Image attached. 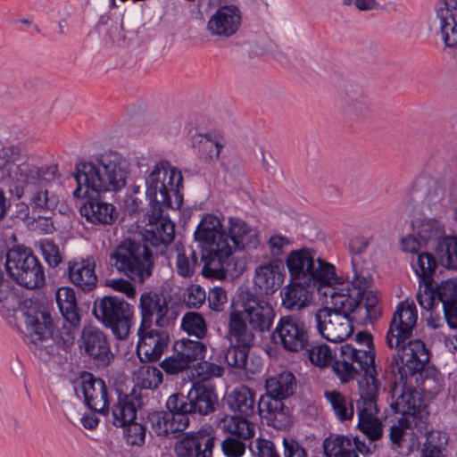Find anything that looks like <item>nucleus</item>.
<instances>
[{
	"label": "nucleus",
	"instance_id": "1",
	"mask_svg": "<svg viewBox=\"0 0 457 457\" xmlns=\"http://www.w3.org/2000/svg\"><path fill=\"white\" fill-rule=\"evenodd\" d=\"M129 174V162L120 153L104 151L80 161L75 166L73 177L77 187L72 195L76 198L88 196L79 212L87 222L94 225H112L116 219L115 207L109 203L93 198V195L118 192L125 187Z\"/></svg>",
	"mask_w": 457,
	"mask_h": 457
},
{
	"label": "nucleus",
	"instance_id": "2",
	"mask_svg": "<svg viewBox=\"0 0 457 457\" xmlns=\"http://www.w3.org/2000/svg\"><path fill=\"white\" fill-rule=\"evenodd\" d=\"M194 236L202 248L204 262L202 273L212 278H225L224 265L234 251L249 245L254 247L257 244L255 229L244 220L229 218L227 232L220 220L212 214H207L201 220Z\"/></svg>",
	"mask_w": 457,
	"mask_h": 457
},
{
	"label": "nucleus",
	"instance_id": "3",
	"mask_svg": "<svg viewBox=\"0 0 457 457\" xmlns=\"http://www.w3.org/2000/svg\"><path fill=\"white\" fill-rule=\"evenodd\" d=\"M372 278L368 272L358 271L353 265L352 281L337 282L336 279L328 286L323 295L328 307L333 311L353 316L359 323L371 322L377 317V295L370 290Z\"/></svg>",
	"mask_w": 457,
	"mask_h": 457
},
{
	"label": "nucleus",
	"instance_id": "4",
	"mask_svg": "<svg viewBox=\"0 0 457 457\" xmlns=\"http://www.w3.org/2000/svg\"><path fill=\"white\" fill-rule=\"evenodd\" d=\"M275 318L272 305L249 290L242 291L232 300L228 313V334L237 336L248 345L254 341L252 329L263 333L271 328Z\"/></svg>",
	"mask_w": 457,
	"mask_h": 457
},
{
	"label": "nucleus",
	"instance_id": "5",
	"mask_svg": "<svg viewBox=\"0 0 457 457\" xmlns=\"http://www.w3.org/2000/svg\"><path fill=\"white\" fill-rule=\"evenodd\" d=\"M412 198L425 215L444 218L457 223V176L444 171L421 176L413 184Z\"/></svg>",
	"mask_w": 457,
	"mask_h": 457
},
{
	"label": "nucleus",
	"instance_id": "6",
	"mask_svg": "<svg viewBox=\"0 0 457 457\" xmlns=\"http://www.w3.org/2000/svg\"><path fill=\"white\" fill-rule=\"evenodd\" d=\"M355 342L360 347L352 344L340 346V355L332 365L333 371L343 383L354 379L361 373L362 376L359 381L378 382L371 334L359 332L355 336Z\"/></svg>",
	"mask_w": 457,
	"mask_h": 457
},
{
	"label": "nucleus",
	"instance_id": "7",
	"mask_svg": "<svg viewBox=\"0 0 457 457\" xmlns=\"http://www.w3.org/2000/svg\"><path fill=\"white\" fill-rule=\"evenodd\" d=\"M57 172L56 165L37 168L33 175L27 176L17 184L10 186L11 194L17 199L28 198L29 204H21L25 216L29 214L30 208L38 218H46V214L57 206L59 199L50 190L51 182L55 179Z\"/></svg>",
	"mask_w": 457,
	"mask_h": 457
},
{
	"label": "nucleus",
	"instance_id": "8",
	"mask_svg": "<svg viewBox=\"0 0 457 457\" xmlns=\"http://www.w3.org/2000/svg\"><path fill=\"white\" fill-rule=\"evenodd\" d=\"M358 391L357 428L365 436L368 443L356 436L353 437V445L356 451L367 456L378 449L377 442L383 436V424L377 416L378 382L358 381Z\"/></svg>",
	"mask_w": 457,
	"mask_h": 457
},
{
	"label": "nucleus",
	"instance_id": "9",
	"mask_svg": "<svg viewBox=\"0 0 457 457\" xmlns=\"http://www.w3.org/2000/svg\"><path fill=\"white\" fill-rule=\"evenodd\" d=\"M183 185V177L177 168L169 162H157L145 179V194L149 198L151 208L179 209L183 201L179 192Z\"/></svg>",
	"mask_w": 457,
	"mask_h": 457
},
{
	"label": "nucleus",
	"instance_id": "10",
	"mask_svg": "<svg viewBox=\"0 0 457 457\" xmlns=\"http://www.w3.org/2000/svg\"><path fill=\"white\" fill-rule=\"evenodd\" d=\"M286 265L292 280L303 281L307 286L330 285L336 279L334 265L316 258L315 253L306 247L291 251Z\"/></svg>",
	"mask_w": 457,
	"mask_h": 457
},
{
	"label": "nucleus",
	"instance_id": "11",
	"mask_svg": "<svg viewBox=\"0 0 457 457\" xmlns=\"http://www.w3.org/2000/svg\"><path fill=\"white\" fill-rule=\"evenodd\" d=\"M110 261L118 272L139 283L151 276L154 267L149 247L131 239H126L117 245L111 253Z\"/></svg>",
	"mask_w": 457,
	"mask_h": 457
},
{
	"label": "nucleus",
	"instance_id": "12",
	"mask_svg": "<svg viewBox=\"0 0 457 457\" xmlns=\"http://www.w3.org/2000/svg\"><path fill=\"white\" fill-rule=\"evenodd\" d=\"M92 312L105 328H110L115 338L125 340L133 326L134 307L123 298L105 295L96 299Z\"/></svg>",
	"mask_w": 457,
	"mask_h": 457
},
{
	"label": "nucleus",
	"instance_id": "13",
	"mask_svg": "<svg viewBox=\"0 0 457 457\" xmlns=\"http://www.w3.org/2000/svg\"><path fill=\"white\" fill-rule=\"evenodd\" d=\"M5 257L6 271L17 284L27 289H37L45 285L44 267L30 249L12 247Z\"/></svg>",
	"mask_w": 457,
	"mask_h": 457
},
{
	"label": "nucleus",
	"instance_id": "14",
	"mask_svg": "<svg viewBox=\"0 0 457 457\" xmlns=\"http://www.w3.org/2000/svg\"><path fill=\"white\" fill-rule=\"evenodd\" d=\"M419 283L416 299L420 306L429 311L436 299L443 304L445 317L449 326L457 328V278L444 280L436 288L434 280Z\"/></svg>",
	"mask_w": 457,
	"mask_h": 457
},
{
	"label": "nucleus",
	"instance_id": "15",
	"mask_svg": "<svg viewBox=\"0 0 457 457\" xmlns=\"http://www.w3.org/2000/svg\"><path fill=\"white\" fill-rule=\"evenodd\" d=\"M218 398L214 389L205 384L194 382L187 395L172 394L166 402V407L180 411L183 415H207L215 410Z\"/></svg>",
	"mask_w": 457,
	"mask_h": 457
},
{
	"label": "nucleus",
	"instance_id": "16",
	"mask_svg": "<svg viewBox=\"0 0 457 457\" xmlns=\"http://www.w3.org/2000/svg\"><path fill=\"white\" fill-rule=\"evenodd\" d=\"M21 312L31 337L34 353L40 359L46 360L52 354L54 348L40 343L47 341L52 337L51 316L32 303H24L21 307Z\"/></svg>",
	"mask_w": 457,
	"mask_h": 457
},
{
	"label": "nucleus",
	"instance_id": "17",
	"mask_svg": "<svg viewBox=\"0 0 457 457\" xmlns=\"http://www.w3.org/2000/svg\"><path fill=\"white\" fill-rule=\"evenodd\" d=\"M396 353L392 357V373L399 375L400 380H407L421 373L429 361V353L421 340H409L397 347H393Z\"/></svg>",
	"mask_w": 457,
	"mask_h": 457
},
{
	"label": "nucleus",
	"instance_id": "18",
	"mask_svg": "<svg viewBox=\"0 0 457 457\" xmlns=\"http://www.w3.org/2000/svg\"><path fill=\"white\" fill-rule=\"evenodd\" d=\"M309 331L306 323L295 314L280 317L271 339L288 352L296 353L309 346Z\"/></svg>",
	"mask_w": 457,
	"mask_h": 457
},
{
	"label": "nucleus",
	"instance_id": "19",
	"mask_svg": "<svg viewBox=\"0 0 457 457\" xmlns=\"http://www.w3.org/2000/svg\"><path fill=\"white\" fill-rule=\"evenodd\" d=\"M138 309L140 312V330L150 328L154 324L164 328L172 323L176 314L169 307L167 298L156 292L146 291L140 295Z\"/></svg>",
	"mask_w": 457,
	"mask_h": 457
},
{
	"label": "nucleus",
	"instance_id": "20",
	"mask_svg": "<svg viewBox=\"0 0 457 457\" xmlns=\"http://www.w3.org/2000/svg\"><path fill=\"white\" fill-rule=\"evenodd\" d=\"M319 333L330 342H342L353 333V316L333 311L328 307L319 309L314 316Z\"/></svg>",
	"mask_w": 457,
	"mask_h": 457
},
{
	"label": "nucleus",
	"instance_id": "21",
	"mask_svg": "<svg viewBox=\"0 0 457 457\" xmlns=\"http://www.w3.org/2000/svg\"><path fill=\"white\" fill-rule=\"evenodd\" d=\"M434 23L445 43V51L457 61V0H439L435 5Z\"/></svg>",
	"mask_w": 457,
	"mask_h": 457
},
{
	"label": "nucleus",
	"instance_id": "22",
	"mask_svg": "<svg viewBox=\"0 0 457 457\" xmlns=\"http://www.w3.org/2000/svg\"><path fill=\"white\" fill-rule=\"evenodd\" d=\"M418 320L414 303L407 301L398 303L387 331L386 341L390 348L397 347L408 340Z\"/></svg>",
	"mask_w": 457,
	"mask_h": 457
},
{
	"label": "nucleus",
	"instance_id": "23",
	"mask_svg": "<svg viewBox=\"0 0 457 457\" xmlns=\"http://www.w3.org/2000/svg\"><path fill=\"white\" fill-rule=\"evenodd\" d=\"M37 168L30 159L21 156L18 146L4 147L0 151V179L9 187L27 176L33 175Z\"/></svg>",
	"mask_w": 457,
	"mask_h": 457
},
{
	"label": "nucleus",
	"instance_id": "24",
	"mask_svg": "<svg viewBox=\"0 0 457 457\" xmlns=\"http://www.w3.org/2000/svg\"><path fill=\"white\" fill-rule=\"evenodd\" d=\"M166 208L154 206L148 214V223L144 233L145 241L163 253L175 237V225L164 216Z\"/></svg>",
	"mask_w": 457,
	"mask_h": 457
},
{
	"label": "nucleus",
	"instance_id": "25",
	"mask_svg": "<svg viewBox=\"0 0 457 457\" xmlns=\"http://www.w3.org/2000/svg\"><path fill=\"white\" fill-rule=\"evenodd\" d=\"M242 14L235 4L220 6L209 18L207 30L215 37L227 39L234 36L240 29Z\"/></svg>",
	"mask_w": 457,
	"mask_h": 457
},
{
	"label": "nucleus",
	"instance_id": "26",
	"mask_svg": "<svg viewBox=\"0 0 457 457\" xmlns=\"http://www.w3.org/2000/svg\"><path fill=\"white\" fill-rule=\"evenodd\" d=\"M138 342L137 353L142 361H158L170 344V336L167 331L160 328H137Z\"/></svg>",
	"mask_w": 457,
	"mask_h": 457
},
{
	"label": "nucleus",
	"instance_id": "27",
	"mask_svg": "<svg viewBox=\"0 0 457 457\" xmlns=\"http://www.w3.org/2000/svg\"><path fill=\"white\" fill-rule=\"evenodd\" d=\"M79 385L86 406L95 413L107 415L109 396L104 381L85 372L80 377Z\"/></svg>",
	"mask_w": 457,
	"mask_h": 457
},
{
	"label": "nucleus",
	"instance_id": "28",
	"mask_svg": "<svg viewBox=\"0 0 457 457\" xmlns=\"http://www.w3.org/2000/svg\"><path fill=\"white\" fill-rule=\"evenodd\" d=\"M80 347L97 365L106 366L113 357L107 336L95 327L83 328Z\"/></svg>",
	"mask_w": 457,
	"mask_h": 457
},
{
	"label": "nucleus",
	"instance_id": "29",
	"mask_svg": "<svg viewBox=\"0 0 457 457\" xmlns=\"http://www.w3.org/2000/svg\"><path fill=\"white\" fill-rule=\"evenodd\" d=\"M407 380H400L395 383L392 389V397L395 399L391 403V408L402 417H406L412 421H417L420 418V412L423 403L418 393L406 387Z\"/></svg>",
	"mask_w": 457,
	"mask_h": 457
},
{
	"label": "nucleus",
	"instance_id": "30",
	"mask_svg": "<svg viewBox=\"0 0 457 457\" xmlns=\"http://www.w3.org/2000/svg\"><path fill=\"white\" fill-rule=\"evenodd\" d=\"M153 431L157 436L178 435L186 430L189 425V418L183 415L180 411L169 410L167 411H155L148 416Z\"/></svg>",
	"mask_w": 457,
	"mask_h": 457
},
{
	"label": "nucleus",
	"instance_id": "31",
	"mask_svg": "<svg viewBox=\"0 0 457 457\" xmlns=\"http://www.w3.org/2000/svg\"><path fill=\"white\" fill-rule=\"evenodd\" d=\"M257 411L267 425L276 429H285L291 423L290 410L282 401L262 398L258 403Z\"/></svg>",
	"mask_w": 457,
	"mask_h": 457
},
{
	"label": "nucleus",
	"instance_id": "32",
	"mask_svg": "<svg viewBox=\"0 0 457 457\" xmlns=\"http://www.w3.org/2000/svg\"><path fill=\"white\" fill-rule=\"evenodd\" d=\"M142 405L141 396L135 392L125 394L118 391L117 401L112 406V423L116 427H125L134 421L137 409Z\"/></svg>",
	"mask_w": 457,
	"mask_h": 457
},
{
	"label": "nucleus",
	"instance_id": "33",
	"mask_svg": "<svg viewBox=\"0 0 457 457\" xmlns=\"http://www.w3.org/2000/svg\"><path fill=\"white\" fill-rule=\"evenodd\" d=\"M96 263L92 258L69 262L68 275L73 285L89 292L96 287Z\"/></svg>",
	"mask_w": 457,
	"mask_h": 457
},
{
	"label": "nucleus",
	"instance_id": "34",
	"mask_svg": "<svg viewBox=\"0 0 457 457\" xmlns=\"http://www.w3.org/2000/svg\"><path fill=\"white\" fill-rule=\"evenodd\" d=\"M282 264L278 261L259 266L255 270L254 285L263 294L270 295L280 287L284 281V274L281 271Z\"/></svg>",
	"mask_w": 457,
	"mask_h": 457
},
{
	"label": "nucleus",
	"instance_id": "35",
	"mask_svg": "<svg viewBox=\"0 0 457 457\" xmlns=\"http://www.w3.org/2000/svg\"><path fill=\"white\" fill-rule=\"evenodd\" d=\"M311 287L300 280L286 286L280 293L282 306L288 311H300L309 305L312 299Z\"/></svg>",
	"mask_w": 457,
	"mask_h": 457
},
{
	"label": "nucleus",
	"instance_id": "36",
	"mask_svg": "<svg viewBox=\"0 0 457 457\" xmlns=\"http://www.w3.org/2000/svg\"><path fill=\"white\" fill-rule=\"evenodd\" d=\"M192 145L201 158L207 162H213L219 160L220 154L225 146V140L216 132H208L193 136Z\"/></svg>",
	"mask_w": 457,
	"mask_h": 457
},
{
	"label": "nucleus",
	"instance_id": "37",
	"mask_svg": "<svg viewBox=\"0 0 457 457\" xmlns=\"http://www.w3.org/2000/svg\"><path fill=\"white\" fill-rule=\"evenodd\" d=\"M214 437L202 432L187 434L175 445V453L178 457H196L203 449H212Z\"/></svg>",
	"mask_w": 457,
	"mask_h": 457
},
{
	"label": "nucleus",
	"instance_id": "38",
	"mask_svg": "<svg viewBox=\"0 0 457 457\" xmlns=\"http://www.w3.org/2000/svg\"><path fill=\"white\" fill-rule=\"evenodd\" d=\"M228 404L233 411L245 417L254 415L258 406L255 392L246 386L236 387L228 396Z\"/></svg>",
	"mask_w": 457,
	"mask_h": 457
},
{
	"label": "nucleus",
	"instance_id": "39",
	"mask_svg": "<svg viewBox=\"0 0 457 457\" xmlns=\"http://www.w3.org/2000/svg\"><path fill=\"white\" fill-rule=\"evenodd\" d=\"M444 218L433 216V218L416 219L412 221V229L426 244H437L445 237Z\"/></svg>",
	"mask_w": 457,
	"mask_h": 457
},
{
	"label": "nucleus",
	"instance_id": "40",
	"mask_svg": "<svg viewBox=\"0 0 457 457\" xmlns=\"http://www.w3.org/2000/svg\"><path fill=\"white\" fill-rule=\"evenodd\" d=\"M295 386V378L289 371L270 377L265 381V389L269 399L283 401L294 394Z\"/></svg>",
	"mask_w": 457,
	"mask_h": 457
},
{
	"label": "nucleus",
	"instance_id": "41",
	"mask_svg": "<svg viewBox=\"0 0 457 457\" xmlns=\"http://www.w3.org/2000/svg\"><path fill=\"white\" fill-rule=\"evenodd\" d=\"M55 298L62 317L74 327L79 325L80 315L74 290L67 287H60L56 291Z\"/></svg>",
	"mask_w": 457,
	"mask_h": 457
},
{
	"label": "nucleus",
	"instance_id": "42",
	"mask_svg": "<svg viewBox=\"0 0 457 457\" xmlns=\"http://www.w3.org/2000/svg\"><path fill=\"white\" fill-rule=\"evenodd\" d=\"M228 337L231 343V345L224 353V361L228 364V366L235 368V369H245L253 373L255 370L248 367L247 357L248 351L251 346L253 345V341H251L248 345L244 344L239 341L237 336H230L228 334Z\"/></svg>",
	"mask_w": 457,
	"mask_h": 457
},
{
	"label": "nucleus",
	"instance_id": "43",
	"mask_svg": "<svg viewBox=\"0 0 457 457\" xmlns=\"http://www.w3.org/2000/svg\"><path fill=\"white\" fill-rule=\"evenodd\" d=\"M249 417L231 415L226 416L220 420V427L223 430L247 440L254 436L255 425L248 420Z\"/></svg>",
	"mask_w": 457,
	"mask_h": 457
},
{
	"label": "nucleus",
	"instance_id": "44",
	"mask_svg": "<svg viewBox=\"0 0 457 457\" xmlns=\"http://www.w3.org/2000/svg\"><path fill=\"white\" fill-rule=\"evenodd\" d=\"M326 457H358L352 441L343 435H331L323 441Z\"/></svg>",
	"mask_w": 457,
	"mask_h": 457
},
{
	"label": "nucleus",
	"instance_id": "45",
	"mask_svg": "<svg viewBox=\"0 0 457 457\" xmlns=\"http://www.w3.org/2000/svg\"><path fill=\"white\" fill-rule=\"evenodd\" d=\"M435 253L440 264L457 271V236H447L435 245Z\"/></svg>",
	"mask_w": 457,
	"mask_h": 457
},
{
	"label": "nucleus",
	"instance_id": "46",
	"mask_svg": "<svg viewBox=\"0 0 457 457\" xmlns=\"http://www.w3.org/2000/svg\"><path fill=\"white\" fill-rule=\"evenodd\" d=\"M324 396L339 420L345 421L353 419L354 413L353 405L346 396L335 390L325 391Z\"/></svg>",
	"mask_w": 457,
	"mask_h": 457
},
{
	"label": "nucleus",
	"instance_id": "47",
	"mask_svg": "<svg viewBox=\"0 0 457 457\" xmlns=\"http://www.w3.org/2000/svg\"><path fill=\"white\" fill-rule=\"evenodd\" d=\"M448 444L446 433L432 430L427 434L420 457H445Z\"/></svg>",
	"mask_w": 457,
	"mask_h": 457
},
{
	"label": "nucleus",
	"instance_id": "48",
	"mask_svg": "<svg viewBox=\"0 0 457 457\" xmlns=\"http://www.w3.org/2000/svg\"><path fill=\"white\" fill-rule=\"evenodd\" d=\"M175 351L190 365L192 361L204 357L206 345L201 341L183 338L175 344Z\"/></svg>",
	"mask_w": 457,
	"mask_h": 457
},
{
	"label": "nucleus",
	"instance_id": "49",
	"mask_svg": "<svg viewBox=\"0 0 457 457\" xmlns=\"http://www.w3.org/2000/svg\"><path fill=\"white\" fill-rule=\"evenodd\" d=\"M181 328L190 336L203 339L207 334V324L199 312H188L181 320Z\"/></svg>",
	"mask_w": 457,
	"mask_h": 457
},
{
	"label": "nucleus",
	"instance_id": "50",
	"mask_svg": "<svg viewBox=\"0 0 457 457\" xmlns=\"http://www.w3.org/2000/svg\"><path fill=\"white\" fill-rule=\"evenodd\" d=\"M436 268L437 261L432 253H422L418 254L414 270L419 281L434 280L433 276L436 273Z\"/></svg>",
	"mask_w": 457,
	"mask_h": 457
},
{
	"label": "nucleus",
	"instance_id": "51",
	"mask_svg": "<svg viewBox=\"0 0 457 457\" xmlns=\"http://www.w3.org/2000/svg\"><path fill=\"white\" fill-rule=\"evenodd\" d=\"M137 379L142 388L154 389L162 384V373L156 367L145 365L138 369Z\"/></svg>",
	"mask_w": 457,
	"mask_h": 457
},
{
	"label": "nucleus",
	"instance_id": "52",
	"mask_svg": "<svg viewBox=\"0 0 457 457\" xmlns=\"http://www.w3.org/2000/svg\"><path fill=\"white\" fill-rule=\"evenodd\" d=\"M305 349L308 351L310 361L319 367L327 366L334 356L331 348L324 343L309 344Z\"/></svg>",
	"mask_w": 457,
	"mask_h": 457
},
{
	"label": "nucleus",
	"instance_id": "53",
	"mask_svg": "<svg viewBox=\"0 0 457 457\" xmlns=\"http://www.w3.org/2000/svg\"><path fill=\"white\" fill-rule=\"evenodd\" d=\"M177 273L183 278H189L193 276L197 263V256L195 251L190 249L188 253L185 251L181 252L179 245H177Z\"/></svg>",
	"mask_w": 457,
	"mask_h": 457
},
{
	"label": "nucleus",
	"instance_id": "54",
	"mask_svg": "<svg viewBox=\"0 0 457 457\" xmlns=\"http://www.w3.org/2000/svg\"><path fill=\"white\" fill-rule=\"evenodd\" d=\"M223 371V368L220 365L204 361L197 363L192 375L197 380L196 382L202 383L212 378L221 377Z\"/></svg>",
	"mask_w": 457,
	"mask_h": 457
},
{
	"label": "nucleus",
	"instance_id": "55",
	"mask_svg": "<svg viewBox=\"0 0 457 457\" xmlns=\"http://www.w3.org/2000/svg\"><path fill=\"white\" fill-rule=\"evenodd\" d=\"M413 423L416 424L417 421H412L409 418L402 417L398 420L396 424L391 427L389 438L394 448L402 447L403 437L408 434L409 430H411Z\"/></svg>",
	"mask_w": 457,
	"mask_h": 457
},
{
	"label": "nucleus",
	"instance_id": "56",
	"mask_svg": "<svg viewBox=\"0 0 457 457\" xmlns=\"http://www.w3.org/2000/svg\"><path fill=\"white\" fill-rule=\"evenodd\" d=\"M160 367L169 375H177L189 367V364L176 351L173 354L167 356L160 362Z\"/></svg>",
	"mask_w": 457,
	"mask_h": 457
},
{
	"label": "nucleus",
	"instance_id": "57",
	"mask_svg": "<svg viewBox=\"0 0 457 457\" xmlns=\"http://www.w3.org/2000/svg\"><path fill=\"white\" fill-rule=\"evenodd\" d=\"M125 431V439L128 445L142 446L145 444L146 429L145 427L138 422H130L127 424Z\"/></svg>",
	"mask_w": 457,
	"mask_h": 457
},
{
	"label": "nucleus",
	"instance_id": "58",
	"mask_svg": "<svg viewBox=\"0 0 457 457\" xmlns=\"http://www.w3.org/2000/svg\"><path fill=\"white\" fill-rule=\"evenodd\" d=\"M42 254L49 266L54 268L62 262L59 247L52 240H43L40 243Z\"/></svg>",
	"mask_w": 457,
	"mask_h": 457
},
{
	"label": "nucleus",
	"instance_id": "59",
	"mask_svg": "<svg viewBox=\"0 0 457 457\" xmlns=\"http://www.w3.org/2000/svg\"><path fill=\"white\" fill-rule=\"evenodd\" d=\"M206 299L205 291L199 285H189L184 295V302L189 307L199 308Z\"/></svg>",
	"mask_w": 457,
	"mask_h": 457
},
{
	"label": "nucleus",
	"instance_id": "60",
	"mask_svg": "<svg viewBox=\"0 0 457 457\" xmlns=\"http://www.w3.org/2000/svg\"><path fill=\"white\" fill-rule=\"evenodd\" d=\"M250 449L256 457H280L274 443L268 439L257 438Z\"/></svg>",
	"mask_w": 457,
	"mask_h": 457
},
{
	"label": "nucleus",
	"instance_id": "61",
	"mask_svg": "<svg viewBox=\"0 0 457 457\" xmlns=\"http://www.w3.org/2000/svg\"><path fill=\"white\" fill-rule=\"evenodd\" d=\"M221 449L227 457H241L245 452V445L238 439L228 436L222 441Z\"/></svg>",
	"mask_w": 457,
	"mask_h": 457
},
{
	"label": "nucleus",
	"instance_id": "62",
	"mask_svg": "<svg viewBox=\"0 0 457 457\" xmlns=\"http://www.w3.org/2000/svg\"><path fill=\"white\" fill-rule=\"evenodd\" d=\"M283 457H308L306 449L293 438H283Z\"/></svg>",
	"mask_w": 457,
	"mask_h": 457
},
{
	"label": "nucleus",
	"instance_id": "63",
	"mask_svg": "<svg viewBox=\"0 0 457 457\" xmlns=\"http://www.w3.org/2000/svg\"><path fill=\"white\" fill-rule=\"evenodd\" d=\"M207 299L212 310L220 312L227 302L226 291L221 287L212 288L209 291Z\"/></svg>",
	"mask_w": 457,
	"mask_h": 457
},
{
	"label": "nucleus",
	"instance_id": "64",
	"mask_svg": "<svg viewBox=\"0 0 457 457\" xmlns=\"http://www.w3.org/2000/svg\"><path fill=\"white\" fill-rule=\"evenodd\" d=\"M400 249L405 253L418 254L420 249V241L411 234L403 236L399 242Z\"/></svg>",
	"mask_w": 457,
	"mask_h": 457
}]
</instances>
